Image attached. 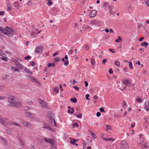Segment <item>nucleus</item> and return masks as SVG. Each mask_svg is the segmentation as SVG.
<instances>
[{"mask_svg": "<svg viewBox=\"0 0 149 149\" xmlns=\"http://www.w3.org/2000/svg\"><path fill=\"white\" fill-rule=\"evenodd\" d=\"M14 97L13 96H9L8 99V101L9 104L8 106L9 107H19L21 105V103L20 102H16L14 101Z\"/></svg>", "mask_w": 149, "mask_h": 149, "instance_id": "obj_1", "label": "nucleus"}, {"mask_svg": "<svg viewBox=\"0 0 149 149\" xmlns=\"http://www.w3.org/2000/svg\"><path fill=\"white\" fill-rule=\"evenodd\" d=\"M0 123L5 127H8L11 123L8 118L3 117L1 118L0 119Z\"/></svg>", "mask_w": 149, "mask_h": 149, "instance_id": "obj_2", "label": "nucleus"}, {"mask_svg": "<svg viewBox=\"0 0 149 149\" xmlns=\"http://www.w3.org/2000/svg\"><path fill=\"white\" fill-rule=\"evenodd\" d=\"M44 46L43 45H39L35 49V52L37 54H41L42 52Z\"/></svg>", "mask_w": 149, "mask_h": 149, "instance_id": "obj_3", "label": "nucleus"}, {"mask_svg": "<svg viewBox=\"0 0 149 149\" xmlns=\"http://www.w3.org/2000/svg\"><path fill=\"white\" fill-rule=\"evenodd\" d=\"M120 146L121 149H128L129 148V144L125 141H123L121 143Z\"/></svg>", "mask_w": 149, "mask_h": 149, "instance_id": "obj_4", "label": "nucleus"}, {"mask_svg": "<svg viewBox=\"0 0 149 149\" xmlns=\"http://www.w3.org/2000/svg\"><path fill=\"white\" fill-rule=\"evenodd\" d=\"M5 29L8 32V36H12V35L14 33V30L8 26H6L5 27Z\"/></svg>", "mask_w": 149, "mask_h": 149, "instance_id": "obj_5", "label": "nucleus"}, {"mask_svg": "<svg viewBox=\"0 0 149 149\" xmlns=\"http://www.w3.org/2000/svg\"><path fill=\"white\" fill-rule=\"evenodd\" d=\"M39 103L41 104L42 106L44 108H45L47 107V103L44 101L40 99L39 100Z\"/></svg>", "mask_w": 149, "mask_h": 149, "instance_id": "obj_6", "label": "nucleus"}, {"mask_svg": "<svg viewBox=\"0 0 149 149\" xmlns=\"http://www.w3.org/2000/svg\"><path fill=\"white\" fill-rule=\"evenodd\" d=\"M140 145H142L143 146V148H148V143L143 141H141L139 143Z\"/></svg>", "mask_w": 149, "mask_h": 149, "instance_id": "obj_7", "label": "nucleus"}, {"mask_svg": "<svg viewBox=\"0 0 149 149\" xmlns=\"http://www.w3.org/2000/svg\"><path fill=\"white\" fill-rule=\"evenodd\" d=\"M97 14V11L95 10H93L90 13L89 15L91 17L93 18L95 17Z\"/></svg>", "mask_w": 149, "mask_h": 149, "instance_id": "obj_8", "label": "nucleus"}, {"mask_svg": "<svg viewBox=\"0 0 149 149\" xmlns=\"http://www.w3.org/2000/svg\"><path fill=\"white\" fill-rule=\"evenodd\" d=\"M49 143L52 145L53 147V148H55L56 147L57 143L52 139L49 142Z\"/></svg>", "mask_w": 149, "mask_h": 149, "instance_id": "obj_9", "label": "nucleus"}, {"mask_svg": "<svg viewBox=\"0 0 149 149\" xmlns=\"http://www.w3.org/2000/svg\"><path fill=\"white\" fill-rule=\"evenodd\" d=\"M101 139L104 140L105 141H114V139L112 138H105L104 137V135H102V136L101 137Z\"/></svg>", "mask_w": 149, "mask_h": 149, "instance_id": "obj_10", "label": "nucleus"}, {"mask_svg": "<svg viewBox=\"0 0 149 149\" xmlns=\"http://www.w3.org/2000/svg\"><path fill=\"white\" fill-rule=\"evenodd\" d=\"M144 109L147 111L149 110V103L148 101L145 102Z\"/></svg>", "mask_w": 149, "mask_h": 149, "instance_id": "obj_11", "label": "nucleus"}, {"mask_svg": "<svg viewBox=\"0 0 149 149\" xmlns=\"http://www.w3.org/2000/svg\"><path fill=\"white\" fill-rule=\"evenodd\" d=\"M0 140L1 141L4 145L6 146L7 144V143L6 140L5 139L3 138L2 137L0 136Z\"/></svg>", "mask_w": 149, "mask_h": 149, "instance_id": "obj_12", "label": "nucleus"}, {"mask_svg": "<svg viewBox=\"0 0 149 149\" xmlns=\"http://www.w3.org/2000/svg\"><path fill=\"white\" fill-rule=\"evenodd\" d=\"M123 83L127 86H129L128 84H130V81L128 80L125 79L123 80Z\"/></svg>", "mask_w": 149, "mask_h": 149, "instance_id": "obj_13", "label": "nucleus"}, {"mask_svg": "<svg viewBox=\"0 0 149 149\" xmlns=\"http://www.w3.org/2000/svg\"><path fill=\"white\" fill-rule=\"evenodd\" d=\"M91 24L95 25H96L99 23L98 21L95 20H93L91 21Z\"/></svg>", "mask_w": 149, "mask_h": 149, "instance_id": "obj_14", "label": "nucleus"}, {"mask_svg": "<svg viewBox=\"0 0 149 149\" xmlns=\"http://www.w3.org/2000/svg\"><path fill=\"white\" fill-rule=\"evenodd\" d=\"M17 64H16V67L19 68L20 69H21L24 66L22 65L19 63L18 62H16Z\"/></svg>", "mask_w": 149, "mask_h": 149, "instance_id": "obj_15", "label": "nucleus"}, {"mask_svg": "<svg viewBox=\"0 0 149 149\" xmlns=\"http://www.w3.org/2000/svg\"><path fill=\"white\" fill-rule=\"evenodd\" d=\"M22 124L24 126H26L28 127H30L31 126L30 124L26 121H24L22 122Z\"/></svg>", "mask_w": 149, "mask_h": 149, "instance_id": "obj_16", "label": "nucleus"}, {"mask_svg": "<svg viewBox=\"0 0 149 149\" xmlns=\"http://www.w3.org/2000/svg\"><path fill=\"white\" fill-rule=\"evenodd\" d=\"M14 6L16 7L17 9L21 7V5L19 4V3L18 2H16L14 3Z\"/></svg>", "mask_w": 149, "mask_h": 149, "instance_id": "obj_17", "label": "nucleus"}, {"mask_svg": "<svg viewBox=\"0 0 149 149\" xmlns=\"http://www.w3.org/2000/svg\"><path fill=\"white\" fill-rule=\"evenodd\" d=\"M47 115L49 118V120L53 118V117L54 116V114L53 113H51L50 112H48Z\"/></svg>", "mask_w": 149, "mask_h": 149, "instance_id": "obj_18", "label": "nucleus"}, {"mask_svg": "<svg viewBox=\"0 0 149 149\" xmlns=\"http://www.w3.org/2000/svg\"><path fill=\"white\" fill-rule=\"evenodd\" d=\"M43 140L45 141L47 143H49L52 139H50L46 137L43 138Z\"/></svg>", "mask_w": 149, "mask_h": 149, "instance_id": "obj_19", "label": "nucleus"}, {"mask_svg": "<svg viewBox=\"0 0 149 149\" xmlns=\"http://www.w3.org/2000/svg\"><path fill=\"white\" fill-rule=\"evenodd\" d=\"M25 114L28 117H33V114L29 112H26Z\"/></svg>", "mask_w": 149, "mask_h": 149, "instance_id": "obj_20", "label": "nucleus"}, {"mask_svg": "<svg viewBox=\"0 0 149 149\" xmlns=\"http://www.w3.org/2000/svg\"><path fill=\"white\" fill-rule=\"evenodd\" d=\"M24 70H25V71L27 73H28V74H32V72H31L27 68H26V67H24Z\"/></svg>", "mask_w": 149, "mask_h": 149, "instance_id": "obj_21", "label": "nucleus"}, {"mask_svg": "<svg viewBox=\"0 0 149 149\" xmlns=\"http://www.w3.org/2000/svg\"><path fill=\"white\" fill-rule=\"evenodd\" d=\"M71 102L74 103H76L77 102V100L75 97H74V98L73 97H72L70 100Z\"/></svg>", "mask_w": 149, "mask_h": 149, "instance_id": "obj_22", "label": "nucleus"}, {"mask_svg": "<svg viewBox=\"0 0 149 149\" xmlns=\"http://www.w3.org/2000/svg\"><path fill=\"white\" fill-rule=\"evenodd\" d=\"M149 44L147 42H143L141 44V45L144 46L145 47H146Z\"/></svg>", "mask_w": 149, "mask_h": 149, "instance_id": "obj_23", "label": "nucleus"}, {"mask_svg": "<svg viewBox=\"0 0 149 149\" xmlns=\"http://www.w3.org/2000/svg\"><path fill=\"white\" fill-rule=\"evenodd\" d=\"M78 141V140H76L74 139H71L70 140L71 141L70 142V143H72L73 145H74L75 144V143H74V142H77Z\"/></svg>", "mask_w": 149, "mask_h": 149, "instance_id": "obj_24", "label": "nucleus"}, {"mask_svg": "<svg viewBox=\"0 0 149 149\" xmlns=\"http://www.w3.org/2000/svg\"><path fill=\"white\" fill-rule=\"evenodd\" d=\"M43 128H45L47 130H52L51 127L49 125H45V126L43 127Z\"/></svg>", "mask_w": 149, "mask_h": 149, "instance_id": "obj_25", "label": "nucleus"}, {"mask_svg": "<svg viewBox=\"0 0 149 149\" xmlns=\"http://www.w3.org/2000/svg\"><path fill=\"white\" fill-rule=\"evenodd\" d=\"M50 120V122L51 124H52L53 123H54V126L56 125V122L54 118L51 119Z\"/></svg>", "mask_w": 149, "mask_h": 149, "instance_id": "obj_26", "label": "nucleus"}, {"mask_svg": "<svg viewBox=\"0 0 149 149\" xmlns=\"http://www.w3.org/2000/svg\"><path fill=\"white\" fill-rule=\"evenodd\" d=\"M7 6L8 7L7 10L10 11L11 10V6L10 4L8 3L7 4Z\"/></svg>", "mask_w": 149, "mask_h": 149, "instance_id": "obj_27", "label": "nucleus"}, {"mask_svg": "<svg viewBox=\"0 0 149 149\" xmlns=\"http://www.w3.org/2000/svg\"><path fill=\"white\" fill-rule=\"evenodd\" d=\"M11 69L14 72L17 71L19 72V70L18 68H16L15 67H11Z\"/></svg>", "mask_w": 149, "mask_h": 149, "instance_id": "obj_28", "label": "nucleus"}, {"mask_svg": "<svg viewBox=\"0 0 149 149\" xmlns=\"http://www.w3.org/2000/svg\"><path fill=\"white\" fill-rule=\"evenodd\" d=\"M84 48L85 50H88L89 49V47L88 45L86 44L84 46Z\"/></svg>", "mask_w": 149, "mask_h": 149, "instance_id": "obj_29", "label": "nucleus"}, {"mask_svg": "<svg viewBox=\"0 0 149 149\" xmlns=\"http://www.w3.org/2000/svg\"><path fill=\"white\" fill-rule=\"evenodd\" d=\"M106 130H112V127H111V126L109 125H106Z\"/></svg>", "mask_w": 149, "mask_h": 149, "instance_id": "obj_30", "label": "nucleus"}, {"mask_svg": "<svg viewBox=\"0 0 149 149\" xmlns=\"http://www.w3.org/2000/svg\"><path fill=\"white\" fill-rule=\"evenodd\" d=\"M58 90H59L58 88V87L57 86L55 87L54 88V91L56 92V93H57L58 92Z\"/></svg>", "mask_w": 149, "mask_h": 149, "instance_id": "obj_31", "label": "nucleus"}, {"mask_svg": "<svg viewBox=\"0 0 149 149\" xmlns=\"http://www.w3.org/2000/svg\"><path fill=\"white\" fill-rule=\"evenodd\" d=\"M55 62H58L60 61V59L59 57H56L54 59Z\"/></svg>", "mask_w": 149, "mask_h": 149, "instance_id": "obj_32", "label": "nucleus"}, {"mask_svg": "<svg viewBox=\"0 0 149 149\" xmlns=\"http://www.w3.org/2000/svg\"><path fill=\"white\" fill-rule=\"evenodd\" d=\"M79 114V115L74 114V115L76 116L77 118H81L82 117V113H78Z\"/></svg>", "mask_w": 149, "mask_h": 149, "instance_id": "obj_33", "label": "nucleus"}, {"mask_svg": "<svg viewBox=\"0 0 149 149\" xmlns=\"http://www.w3.org/2000/svg\"><path fill=\"white\" fill-rule=\"evenodd\" d=\"M10 123H10V124H11V125L19 127V124H17V123H15V122H10Z\"/></svg>", "mask_w": 149, "mask_h": 149, "instance_id": "obj_34", "label": "nucleus"}, {"mask_svg": "<svg viewBox=\"0 0 149 149\" xmlns=\"http://www.w3.org/2000/svg\"><path fill=\"white\" fill-rule=\"evenodd\" d=\"M91 63L92 65H93L94 64H95V59H91Z\"/></svg>", "mask_w": 149, "mask_h": 149, "instance_id": "obj_35", "label": "nucleus"}, {"mask_svg": "<svg viewBox=\"0 0 149 149\" xmlns=\"http://www.w3.org/2000/svg\"><path fill=\"white\" fill-rule=\"evenodd\" d=\"M114 64L117 66H119L120 65V62L118 61H115Z\"/></svg>", "mask_w": 149, "mask_h": 149, "instance_id": "obj_36", "label": "nucleus"}, {"mask_svg": "<svg viewBox=\"0 0 149 149\" xmlns=\"http://www.w3.org/2000/svg\"><path fill=\"white\" fill-rule=\"evenodd\" d=\"M48 1L47 3V5L49 6H50L52 5V3L51 0H48Z\"/></svg>", "mask_w": 149, "mask_h": 149, "instance_id": "obj_37", "label": "nucleus"}, {"mask_svg": "<svg viewBox=\"0 0 149 149\" xmlns=\"http://www.w3.org/2000/svg\"><path fill=\"white\" fill-rule=\"evenodd\" d=\"M30 79L32 81L35 82L36 81L35 79L33 77H30Z\"/></svg>", "mask_w": 149, "mask_h": 149, "instance_id": "obj_38", "label": "nucleus"}, {"mask_svg": "<svg viewBox=\"0 0 149 149\" xmlns=\"http://www.w3.org/2000/svg\"><path fill=\"white\" fill-rule=\"evenodd\" d=\"M91 135L93 137V138L94 139H95L96 138V135L94 134L93 132H91Z\"/></svg>", "mask_w": 149, "mask_h": 149, "instance_id": "obj_39", "label": "nucleus"}, {"mask_svg": "<svg viewBox=\"0 0 149 149\" xmlns=\"http://www.w3.org/2000/svg\"><path fill=\"white\" fill-rule=\"evenodd\" d=\"M1 59L2 60L5 61H7V60H8V58L7 57H1Z\"/></svg>", "mask_w": 149, "mask_h": 149, "instance_id": "obj_40", "label": "nucleus"}, {"mask_svg": "<svg viewBox=\"0 0 149 149\" xmlns=\"http://www.w3.org/2000/svg\"><path fill=\"white\" fill-rule=\"evenodd\" d=\"M72 126H73V127H78L79 126L78 124L76 123H73L72 124Z\"/></svg>", "mask_w": 149, "mask_h": 149, "instance_id": "obj_41", "label": "nucleus"}, {"mask_svg": "<svg viewBox=\"0 0 149 149\" xmlns=\"http://www.w3.org/2000/svg\"><path fill=\"white\" fill-rule=\"evenodd\" d=\"M144 2L148 6H149V1L148 0H144Z\"/></svg>", "mask_w": 149, "mask_h": 149, "instance_id": "obj_42", "label": "nucleus"}, {"mask_svg": "<svg viewBox=\"0 0 149 149\" xmlns=\"http://www.w3.org/2000/svg\"><path fill=\"white\" fill-rule=\"evenodd\" d=\"M127 8L129 11H130L132 9V6L130 5L128 6Z\"/></svg>", "mask_w": 149, "mask_h": 149, "instance_id": "obj_43", "label": "nucleus"}, {"mask_svg": "<svg viewBox=\"0 0 149 149\" xmlns=\"http://www.w3.org/2000/svg\"><path fill=\"white\" fill-rule=\"evenodd\" d=\"M129 64L130 68L131 69L133 68V66L132 64V63L131 62H129Z\"/></svg>", "mask_w": 149, "mask_h": 149, "instance_id": "obj_44", "label": "nucleus"}, {"mask_svg": "<svg viewBox=\"0 0 149 149\" xmlns=\"http://www.w3.org/2000/svg\"><path fill=\"white\" fill-rule=\"evenodd\" d=\"M89 95L88 94H87L86 95L85 98L87 100H88L90 99V98H88V97H89Z\"/></svg>", "mask_w": 149, "mask_h": 149, "instance_id": "obj_45", "label": "nucleus"}, {"mask_svg": "<svg viewBox=\"0 0 149 149\" xmlns=\"http://www.w3.org/2000/svg\"><path fill=\"white\" fill-rule=\"evenodd\" d=\"M74 52V51L72 49H70L69 50L68 52V55L70 54H72Z\"/></svg>", "mask_w": 149, "mask_h": 149, "instance_id": "obj_46", "label": "nucleus"}, {"mask_svg": "<svg viewBox=\"0 0 149 149\" xmlns=\"http://www.w3.org/2000/svg\"><path fill=\"white\" fill-rule=\"evenodd\" d=\"M33 4V3L32 2H31V1H29L27 3V4L28 6H31V5L32 4Z\"/></svg>", "mask_w": 149, "mask_h": 149, "instance_id": "obj_47", "label": "nucleus"}, {"mask_svg": "<svg viewBox=\"0 0 149 149\" xmlns=\"http://www.w3.org/2000/svg\"><path fill=\"white\" fill-rule=\"evenodd\" d=\"M109 50L112 53H115V51L113 49H109Z\"/></svg>", "mask_w": 149, "mask_h": 149, "instance_id": "obj_48", "label": "nucleus"}, {"mask_svg": "<svg viewBox=\"0 0 149 149\" xmlns=\"http://www.w3.org/2000/svg\"><path fill=\"white\" fill-rule=\"evenodd\" d=\"M107 60L106 59H104L102 61V63L103 64H105V63L107 62Z\"/></svg>", "mask_w": 149, "mask_h": 149, "instance_id": "obj_49", "label": "nucleus"}, {"mask_svg": "<svg viewBox=\"0 0 149 149\" xmlns=\"http://www.w3.org/2000/svg\"><path fill=\"white\" fill-rule=\"evenodd\" d=\"M100 111L101 112H105V111L104 110V108L103 107H101L100 108Z\"/></svg>", "mask_w": 149, "mask_h": 149, "instance_id": "obj_50", "label": "nucleus"}, {"mask_svg": "<svg viewBox=\"0 0 149 149\" xmlns=\"http://www.w3.org/2000/svg\"><path fill=\"white\" fill-rule=\"evenodd\" d=\"M73 87L76 91H78L79 90V88L77 86H73Z\"/></svg>", "mask_w": 149, "mask_h": 149, "instance_id": "obj_51", "label": "nucleus"}, {"mask_svg": "<svg viewBox=\"0 0 149 149\" xmlns=\"http://www.w3.org/2000/svg\"><path fill=\"white\" fill-rule=\"evenodd\" d=\"M69 64V62L68 61H65L64 63V65L66 66H67Z\"/></svg>", "mask_w": 149, "mask_h": 149, "instance_id": "obj_52", "label": "nucleus"}, {"mask_svg": "<svg viewBox=\"0 0 149 149\" xmlns=\"http://www.w3.org/2000/svg\"><path fill=\"white\" fill-rule=\"evenodd\" d=\"M91 28L90 26H88L86 27V29L87 30L90 31L91 30Z\"/></svg>", "mask_w": 149, "mask_h": 149, "instance_id": "obj_53", "label": "nucleus"}, {"mask_svg": "<svg viewBox=\"0 0 149 149\" xmlns=\"http://www.w3.org/2000/svg\"><path fill=\"white\" fill-rule=\"evenodd\" d=\"M31 57L30 56H27L24 57V59L25 60H28Z\"/></svg>", "mask_w": 149, "mask_h": 149, "instance_id": "obj_54", "label": "nucleus"}, {"mask_svg": "<svg viewBox=\"0 0 149 149\" xmlns=\"http://www.w3.org/2000/svg\"><path fill=\"white\" fill-rule=\"evenodd\" d=\"M30 65L31 66H33L35 65V63L34 61H32L31 62Z\"/></svg>", "mask_w": 149, "mask_h": 149, "instance_id": "obj_55", "label": "nucleus"}, {"mask_svg": "<svg viewBox=\"0 0 149 149\" xmlns=\"http://www.w3.org/2000/svg\"><path fill=\"white\" fill-rule=\"evenodd\" d=\"M19 142H20V144L22 146H24V142H23V141L22 140H21L20 139H19Z\"/></svg>", "mask_w": 149, "mask_h": 149, "instance_id": "obj_56", "label": "nucleus"}, {"mask_svg": "<svg viewBox=\"0 0 149 149\" xmlns=\"http://www.w3.org/2000/svg\"><path fill=\"white\" fill-rule=\"evenodd\" d=\"M24 109L25 110H27L29 109V108L27 106H25L24 107Z\"/></svg>", "mask_w": 149, "mask_h": 149, "instance_id": "obj_57", "label": "nucleus"}, {"mask_svg": "<svg viewBox=\"0 0 149 149\" xmlns=\"http://www.w3.org/2000/svg\"><path fill=\"white\" fill-rule=\"evenodd\" d=\"M101 115V113L100 112H98L96 114V116L97 117H100Z\"/></svg>", "mask_w": 149, "mask_h": 149, "instance_id": "obj_58", "label": "nucleus"}, {"mask_svg": "<svg viewBox=\"0 0 149 149\" xmlns=\"http://www.w3.org/2000/svg\"><path fill=\"white\" fill-rule=\"evenodd\" d=\"M109 73L110 74H111L113 73V71L112 70L111 68H110L109 70Z\"/></svg>", "mask_w": 149, "mask_h": 149, "instance_id": "obj_59", "label": "nucleus"}, {"mask_svg": "<svg viewBox=\"0 0 149 149\" xmlns=\"http://www.w3.org/2000/svg\"><path fill=\"white\" fill-rule=\"evenodd\" d=\"M5 31V30H3V31H2V33L6 35H8L9 33L7 31V32H5L4 31Z\"/></svg>", "mask_w": 149, "mask_h": 149, "instance_id": "obj_60", "label": "nucleus"}, {"mask_svg": "<svg viewBox=\"0 0 149 149\" xmlns=\"http://www.w3.org/2000/svg\"><path fill=\"white\" fill-rule=\"evenodd\" d=\"M84 83L85 84V86L86 87H87L88 86V83L87 81H84Z\"/></svg>", "mask_w": 149, "mask_h": 149, "instance_id": "obj_61", "label": "nucleus"}, {"mask_svg": "<svg viewBox=\"0 0 149 149\" xmlns=\"http://www.w3.org/2000/svg\"><path fill=\"white\" fill-rule=\"evenodd\" d=\"M27 103L29 104H31L33 103L32 101H28Z\"/></svg>", "mask_w": 149, "mask_h": 149, "instance_id": "obj_62", "label": "nucleus"}, {"mask_svg": "<svg viewBox=\"0 0 149 149\" xmlns=\"http://www.w3.org/2000/svg\"><path fill=\"white\" fill-rule=\"evenodd\" d=\"M144 38L143 37H141L139 38V41H141L144 39Z\"/></svg>", "mask_w": 149, "mask_h": 149, "instance_id": "obj_63", "label": "nucleus"}, {"mask_svg": "<svg viewBox=\"0 0 149 149\" xmlns=\"http://www.w3.org/2000/svg\"><path fill=\"white\" fill-rule=\"evenodd\" d=\"M5 14V12L4 11H1L0 12V15H4Z\"/></svg>", "mask_w": 149, "mask_h": 149, "instance_id": "obj_64", "label": "nucleus"}]
</instances>
